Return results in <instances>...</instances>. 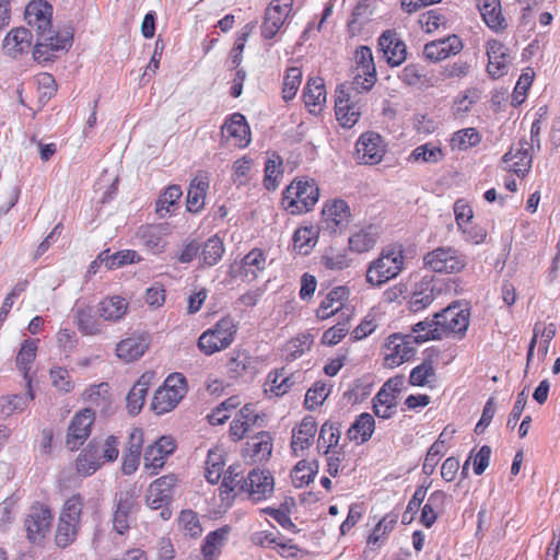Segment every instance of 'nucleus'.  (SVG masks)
Returning <instances> with one entry per match:
<instances>
[{
    "label": "nucleus",
    "mask_w": 560,
    "mask_h": 560,
    "mask_svg": "<svg viewBox=\"0 0 560 560\" xmlns=\"http://www.w3.org/2000/svg\"><path fill=\"white\" fill-rule=\"evenodd\" d=\"M182 195L183 191L178 185L168 186L156 201V213L161 218H164L167 213H170V208L179 200Z\"/></svg>",
    "instance_id": "obj_61"
},
{
    "label": "nucleus",
    "mask_w": 560,
    "mask_h": 560,
    "mask_svg": "<svg viewBox=\"0 0 560 560\" xmlns=\"http://www.w3.org/2000/svg\"><path fill=\"white\" fill-rule=\"evenodd\" d=\"M268 383H270V392L276 396H282L289 392L294 385V380L291 375H287L284 368L269 373Z\"/></svg>",
    "instance_id": "obj_62"
},
{
    "label": "nucleus",
    "mask_w": 560,
    "mask_h": 560,
    "mask_svg": "<svg viewBox=\"0 0 560 560\" xmlns=\"http://www.w3.org/2000/svg\"><path fill=\"white\" fill-rule=\"evenodd\" d=\"M187 393L186 378L180 373H174L166 377L153 396L152 409L156 415H163L173 410Z\"/></svg>",
    "instance_id": "obj_6"
},
{
    "label": "nucleus",
    "mask_w": 560,
    "mask_h": 560,
    "mask_svg": "<svg viewBox=\"0 0 560 560\" xmlns=\"http://www.w3.org/2000/svg\"><path fill=\"white\" fill-rule=\"evenodd\" d=\"M293 2V0H271L269 2L260 25L262 39H273L282 30L292 13Z\"/></svg>",
    "instance_id": "obj_7"
},
{
    "label": "nucleus",
    "mask_w": 560,
    "mask_h": 560,
    "mask_svg": "<svg viewBox=\"0 0 560 560\" xmlns=\"http://www.w3.org/2000/svg\"><path fill=\"white\" fill-rule=\"evenodd\" d=\"M282 159L278 154L269 156L265 163L264 185L268 190H276L282 177Z\"/></svg>",
    "instance_id": "obj_51"
},
{
    "label": "nucleus",
    "mask_w": 560,
    "mask_h": 560,
    "mask_svg": "<svg viewBox=\"0 0 560 560\" xmlns=\"http://www.w3.org/2000/svg\"><path fill=\"white\" fill-rule=\"evenodd\" d=\"M237 327L230 316L221 318L198 339V347L206 355L226 349L234 340Z\"/></svg>",
    "instance_id": "obj_4"
},
{
    "label": "nucleus",
    "mask_w": 560,
    "mask_h": 560,
    "mask_svg": "<svg viewBox=\"0 0 560 560\" xmlns=\"http://www.w3.org/2000/svg\"><path fill=\"white\" fill-rule=\"evenodd\" d=\"M303 101L310 113L320 112L326 102V89L322 78H310L303 91Z\"/></svg>",
    "instance_id": "obj_33"
},
{
    "label": "nucleus",
    "mask_w": 560,
    "mask_h": 560,
    "mask_svg": "<svg viewBox=\"0 0 560 560\" xmlns=\"http://www.w3.org/2000/svg\"><path fill=\"white\" fill-rule=\"evenodd\" d=\"M247 453L253 463L267 462L272 453V438L269 432L260 431L247 441Z\"/></svg>",
    "instance_id": "obj_36"
},
{
    "label": "nucleus",
    "mask_w": 560,
    "mask_h": 560,
    "mask_svg": "<svg viewBox=\"0 0 560 560\" xmlns=\"http://www.w3.org/2000/svg\"><path fill=\"white\" fill-rule=\"evenodd\" d=\"M385 153L383 138L373 131L364 132L355 143V156L360 164H378Z\"/></svg>",
    "instance_id": "obj_12"
},
{
    "label": "nucleus",
    "mask_w": 560,
    "mask_h": 560,
    "mask_svg": "<svg viewBox=\"0 0 560 560\" xmlns=\"http://www.w3.org/2000/svg\"><path fill=\"white\" fill-rule=\"evenodd\" d=\"M412 335L393 334L384 343V366L394 369L416 354Z\"/></svg>",
    "instance_id": "obj_9"
},
{
    "label": "nucleus",
    "mask_w": 560,
    "mask_h": 560,
    "mask_svg": "<svg viewBox=\"0 0 560 560\" xmlns=\"http://www.w3.org/2000/svg\"><path fill=\"white\" fill-rule=\"evenodd\" d=\"M318 197L319 188L313 179H299L285 188L281 203L290 213L300 214L310 211Z\"/></svg>",
    "instance_id": "obj_3"
},
{
    "label": "nucleus",
    "mask_w": 560,
    "mask_h": 560,
    "mask_svg": "<svg viewBox=\"0 0 560 560\" xmlns=\"http://www.w3.org/2000/svg\"><path fill=\"white\" fill-rule=\"evenodd\" d=\"M245 490V476L241 465H231L220 487L222 502L230 504L231 499Z\"/></svg>",
    "instance_id": "obj_27"
},
{
    "label": "nucleus",
    "mask_w": 560,
    "mask_h": 560,
    "mask_svg": "<svg viewBox=\"0 0 560 560\" xmlns=\"http://www.w3.org/2000/svg\"><path fill=\"white\" fill-rule=\"evenodd\" d=\"M224 253V246L222 241L218 236H212L205 242L200 258L207 266H214L222 257Z\"/></svg>",
    "instance_id": "obj_57"
},
{
    "label": "nucleus",
    "mask_w": 560,
    "mask_h": 560,
    "mask_svg": "<svg viewBox=\"0 0 560 560\" xmlns=\"http://www.w3.org/2000/svg\"><path fill=\"white\" fill-rule=\"evenodd\" d=\"M302 82V70L299 67H291L287 70L283 85L282 97L285 102L294 98Z\"/></svg>",
    "instance_id": "obj_60"
},
{
    "label": "nucleus",
    "mask_w": 560,
    "mask_h": 560,
    "mask_svg": "<svg viewBox=\"0 0 560 560\" xmlns=\"http://www.w3.org/2000/svg\"><path fill=\"white\" fill-rule=\"evenodd\" d=\"M102 463L100 446L92 441L78 456L77 470L83 476H90L102 466Z\"/></svg>",
    "instance_id": "obj_37"
},
{
    "label": "nucleus",
    "mask_w": 560,
    "mask_h": 560,
    "mask_svg": "<svg viewBox=\"0 0 560 560\" xmlns=\"http://www.w3.org/2000/svg\"><path fill=\"white\" fill-rule=\"evenodd\" d=\"M445 453V440L443 439V434H440L438 440L430 446V448L427 452L423 465H422V471L427 476H431L436 465L439 464L440 459Z\"/></svg>",
    "instance_id": "obj_56"
},
{
    "label": "nucleus",
    "mask_w": 560,
    "mask_h": 560,
    "mask_svg": "<svg viewBox=\"0 0 560 560\" xmlns=\"http://www.w3.org/2000/svg\"><path fill=\"white\" fill-rule=\"evenodd\" d=\"M133 505L135 500L131 493L120 492L116 495L113 527L120 535L125 534L130 527V513Z\"/></svg>",
    "instance_id": "obj_30"
},
{
    "label": "nucleus",
    "mask_w": 560,
    "mask_h": 560,
    "mask_svg": "<svg viewBox=\"0 0 560 560\" xmlns=\"http://www.w3.org/2000/svg\"><path fill=\"white\" fill-rule=\"evenodd\" d=\"M410 384L413 386H425L435 381V370L431 360H424L421 364L413 368L409 376Z\"/></svg>",
    "instance_id": "obj_58"
},
{
    "label": "nucleus",
    "mask_w": 560,
    "mask_h": 560,
    "mask_svg": "<svg viewBox=\"0 0 560 560\" xmlns=\"http://www.w3.org/2000/svg\"><path fill=\"white\" fill-rule=\"evenodd\" d=\"M98 258L102 262H105V266L108 269H116L126 264L139 262L141 260L139 254L132 249L120 250L113 255L103 253L98 256Z\"/></svg>",
    "instance_id": "obj_55"
},
{
    "label": "nucleus",
    "mask_w": 560,
    "mask_h": 560,
    "mask_svg": "<svg viewBox=\"0 0 560 560\" xmlns=\"http://www.w3.org/2000/svg\"><path fill=\"white\" fill-rule=\"evenodd\" d=\"M129 310L128 301L119 295L107 296L97 306V313L105 322L117 323L126 316Z\"/></svg>",
    "instance_id": "obj_32"
},
{
    "label": "nucleus",
    "mask_w": 560,
    "mask_h": 560,
    "mask_svg": "<svg viewBox=\"0 0 560 560\" xmlns=\"http://www.w3.org/2000/svg\"><path fill=\"white\" fill-rule=\"evenodd\" d=\"M378 232L374 225H368L353 232L349 237V248L358 254L371 250L377 243Z\"/></svg>",
    "instance_id": "obj_38"
},
{
    "label": "nucleus",
    "mask_w": 560,
    "mask_h": 560,
    "mask_svg": "<svg viewBox=\"0 0 560 560\" xmlns=\"http://www.w3.org/2000/svg\"><path fill=\"white\" fill-rule=\"evenodd\" d=\"M397 396L387 394L385 390H378L373 398L374 413L382 419H389L396 412Z\"/></svg>",
    "instance_id": "obj_50"
},
{
    "label": "nucleus",
    "mask_w": 560,
    "mask_h": 560,
    "mask_svg": "<svg viewBox=\"0 0 560 560\" xmlns=\"http://www.w3.org/2000/svg\"><path fill=\"white\" fill-rule=\"evenodd\" d=\"M462 49L463 43L459 37L452 35L425 44L423 55L428 60L436 62L458 54Z\"/></svg>",
    "instance_id": "obj_25"
},
{
    "label": "nucleus",
    "mask_w": 560,
    "mask_h": 560,
    "mask_svg": "<svg viewBox=\"0 0 560 560\" xmlns=\"http://www.w3.org/2000/svg\"><path fill=\"white\" fill-rule=\"evenodd\" d=\"M26 394L7 395L0 398V412L4 416H11L14 412L23 411L28 402L34 399L31 386Z\"/></svg>",
    "instance_id": "obj_48"
},
{
    "label": "nucleus",
    "mask_w": 560,
    "mask_h": 560,
    "mask_svg": "<svg viewBox=\"0 0 560 560\" xmlns=\"http://www.w3.org/2000/svg\"><path fill=\"white\" fill-rule=\"evenodd\" d=\"M83 399L102 411H107L110 406L109 385L107 383L91 385L84 390Z\"/></svg>",
    "instance_id": "obj_46"
},
{
    "label": "nucleus",
    "mask_w": 560,
    "mask_h": 560,
    "mask_svg": "<svg viewBox=\"0 0 560 560\" xmlns=\"http://www.w3.org/2000/svg\"><path fill=\"white\" fill-rule=\"evenodd\" d=\"M38 339H25L21 348L18 352L15 362L16 366L23 373V377L26 382L27 387L32 385V380L30 377V370L33 361L36 358L37 348H38Z\"/></svg>",
    "instance_id": "obj_39"
},
{
    "label": "nucleus",
    "mask_w": 560,
    "mask_h": 560,
    "mask_svg": "<svg viewBox=\"0 0 560 560\" xmlns=\"http://www.w3.org/2000/svg\"><path fill=\"white\" fill-rule=\"evenodd\" d=\"M487 56L489 59L487 71L494 78L503 77L510 67L511 57L508 48L497 39H490L487 43Z\"/></svg>",
    "instance_id": "obj_24"
},
{
    "label": "nucleus",
    "mask_w": 560,
    "mask_h": 560,
    "mask_svg": "<svg viewBox=\"0 0 560 560\" xmlns=\"http://www.w3.org/2000/svg\"><path fill=\"white\" fill-rule=\"evenodd\" d=\"M144 442V433L140 428H133L129 432L127 444L122 451L121 471L124 475H132L140 465V458Z\"/></svg>",
    "instance_id": "obj_20"
},
{
    "label": "nucleus",
    "mask_w": 560,
    "mask_h": 560,
    "mask_svg": "<svg viewBox=\"0 0 560 560\" xmlns=\"http://www.w3.org/2000/svg\"><path fill=\"white\" fill-rule=\"evenodd\" d=\"M230 534V526L210 532L203 539L201 555L205 560H218Z\"/></svg>",
    "instance_id": "obj_35"
},
{
    "label": "nucleus",
    "mask_w": 560,
    "mask_h": 560,
    "mask_svg": "<svg viewBox=\"0 0 560 560\" xmlns=\"http://www.w3.org/2000/svg\"><path fill=\"white\" fill-rule=\"evenodd\" d=\"M323 223L330 233L342 231L350 221V208L345 200L336 199L323 209Z\"/></svg>",
    "instance_id": "obj_23"
},
{
    "label": "nucleus",
    "mask_w": 560,
    "mask_h": 560,
    "mask_svg": "<svg viewBox=\"0 0 560 560\" xmlns=\"http://www.w3.org/2000/svg\"><path fill=\"white\" fill-rule=\"evenodd\" d=\"M361 97L351 96L347 90H336L335 112L343 128H352L361 117Z\"/></svg>",
    "instance_id": "obj_14"
},
{
    "label": "nucleus",
    "mask_w": 560,
    "mask_h": 560,
    "mask_svg": "<svg viewBox=\"0 0 560 560\" xmlns=\"http://www.w3.org/2000/svg\"><path fill=\"white\" fill-rule=\"evenodd\" d=\"M247 481V499L253 502L266 500L273 493L275 480L269 470L253 469Z\"/></svg>",
    "instance_id": "obj_22"
},
{
    "label": "nucleus",
    "mask_w": 560,
    "mask_h": 560,
    "mask_svg": "<svg viewBox=\"0 0 560 560\" xmlns=\"http://www.w3.org/2000/svg\"><path fill=\"white\" fill-rule=\"evenodd\" d=\"M94 420L95 412L91 408H84L73 416L66 438V445L69 450H78L84 444L91 434Z\"/></svg>",
    "instance_id": "obj_11"
},
{
    "label": "nucleus",
    "mask_w": 560,
    "mask_h": 560,
    "mask_svg": "<svg viewBox=\"0 0 560 560\" xmlns=\"http://www.w3.org/2000/svg\"><path fill=\"white\" fill-rule=\"evenodd\" d=\"M444 158V153L439 145L428 142L416 147L407 158L409 163L436 164Z\"/></svg>",
    "instance_id": "obj_43"
},
{
    "label": "nucleus",
    "mask_w": 560,
    "mask_h": 560,
    "mask_svg": "<svg viewBox=\"0 0 560 560\" xmlns=\"http://www.w3.org/2000/svg\"><path fill=\"white\" fill-rule=\"evenodd\" d=\"M405 256L401 246L383 248L378 257L369 264L366 281L374 287H381L396 278L404 269Z\"/></svg>",
    "instance_id": "obj_2"
},
{
    "label": "nucleus",
    "mask_w": 560,
    "mask_h": 560,
    "mask_svg": "<svg viewBox=\"0 0 560 560\" xmlns=\"http://www.w3.org/2000/svg\"><path fill=\"white\" fill-rule=\"evenodd\" d=\"M209 183V175L206 172H199L191 179L187 191V210L189 212L198 213L202 210Z\"/></svg>",
    "instance_id": "obj_29"
},
{
    "label": "nucleus",
    "mask_w": 560,
    "mask_h": 560,
    "mask_svg": "<svg viewBox=\"0 0 560 560\" xmlns=\"http://www.w3.org/2000/svg\"><path fill=\"white\" fill-rule=\"evenodd\" d=\"M52 521L51 511L44 504L32 505L25 518V529L31 542H39L49 532Z\"/></svg>",
    "instance_id": "obj_13"
},
{
    "label": "nucleus",
    "mask_w": 560,
    "mask_h": 560,
    "mask_svg": "<svg viewBox=\"0 0 560 560\" xmlns=\"http://www.w3.org/2000/svg\"><path fill=\"white\" fill-rule=\"evenodd\" d=\"M150 341L147 332L135 331L116 345V355L126 363L135 362L147 352Z\"/></svg>",
    "instance_id": "obj_18"
},
{
    "label": "nucleus",
    "mask_w": 560,
    "mask_h": 560,
    "mask_svg": "<svg viewBox=\"0 0 560 560\" xmlns=\"http://www.w3.org/2000/svg\"><path fill=\"white\" fill-rule=\"evenodd\" d=\"M176 482L174 475H165L154 480L147 491L148 505L153 510L166 506L172 500Z\"/></svg>",
    "instance_id": "obj_21"
},
{
    "label": "nucleus",
    "mask_w": 560,
    "mask_h": 560,
    "mask_svg": "<svg viewBox=\"0 0 560 560\" xmlns=\"http://www.w3.org/2000/svg\"><path fill=\"white\" fill-rule=\"evenodd\" d=\"M32 39L33 35L30 30L25 27L13 28L3 40V49L7 55L16 58L24 52H28Z\"/></svg>",
    "instance_id": "obj_31"
},
{
    "label": "nucleus",
    "mask_w": 560,
    "mask_h": 560,
    "mask_svg": "<svg viewBox=\"0 0 560 560\" xmlns=\"http://www.w3.org/2000/svg\"><path fill=\"white\" fill-rule=\"evenodd\" d=\"M317 432V423L312 416H305L300 425L292 430L291 448L295 456L307 450L314 441Z\"/></svg>",
    "instance_id": "obj_26"
},
{
    "label": "nucleus",
    "mask_w": 560,
    "mask_h": 560,
    "mask_svg": "<svg viewBox=\"0 0 560 560\" xmlns=\"http://www.w3.org/2000/svg\"><path fill=\"white\" fill-rule=\"evenodd\" d=\"M316 242L317 233L314 226L300 228L293 234L294 248L300 254H308V252L316 245Z\"/></svg>",
    "instance_id": "obj_53"
},
{
    "label": "nucleus",
    "mask_w": 560,
    "mask_h": 560,
    "mask_svg": "<svg viewBox=\"0 0 560 560\" xmlns=\"http://www.w3.org/2000/svg\"><path fill=\"white\" fill-rule=\"evenodd\" d=\"M434 317L438 318L441 327L442 338L452 335L462 339L469 327V310L459 305H450L440 313H435Z\"/></svg>",
    "instance_id": "obj_8"
},
{
    "label": "nucleus",
    "mask_w": 560,
    "mask_h": 560,
    "mask_svg": "<svg viewBox=\"0 0 560 560\" xmlns=\"http://www.w3.org/2000/svg\"><path fill=\"white\" fill-rule=\"evenodd\" d=\"M375 421L372 415L363 412L357 417L349 428L347 434L351 441L364 443L369 441L374 432Z\"/></svg>",
    "instance_id": "obj_41"
},
{
    "label": "nucleus",
    "mask_w": 560,
    "mask_h": 560,
    "mask_svg": "<svg viewBox=\"0 0 560 560\" xmlns=\"http://www.w3.org/2000/svg\"><path fill=\"white\" fill-rule=\"evenodd\" d=\"M222 138L238 148H244L245 138V116L241 113L230 115L221 127Z\"/></svg>",
    "instance_id": "obj_34"
},
{
    "label": "nucleus",
    "mask_w": 560,
    "mask_h": 560,
    "mask_svg": "<svg viewBox=\"0 0 560 560\" xmlns=\"http://www.w3.org/2000/svg\"><path fill=\"white\" fill-rule=\"evenodd\" d=\"M435 299V289L432 280H421L416 284V289L409 301V308L412 312H419L429 306Z\"/></svg>",
    "instance_id": "obj_40"
},
{
    "label": "nucleus",
    "mask_w": 560,
    "mask_h": 560,
    "mask_svg": "<svg viewBox=\"0 0 560 560\" xmlns=\"http://www.w3.org/2000/svg\"><path fill=\"white\" fill-rule=\"evenodd\" d=\"M224 467L223 452L221 450H210L208 452L205 477L210 483H218L222 477Z\"/></svg>",
    "instance_id": "obj_52"
},
{
    "label": "nucleus",
    "mask_w": 560,
    "mask_h": 560,
    "mask_svg": "<svg viewBox=\"0 0 560 560\" xmlns=\"http://www.w3.org/2000/svg\"><path fill=\"white\" fill-rule=\"evenodd\" d=\"M477 8L486 25L493 32L500 33L508 27L500 0H477Z\"/></svg>",
    "instance_id": "obj_28"
},
{
    "label": "nucleus",
    "mask_w": 560,
    "mask_h": 560,
    "mask_svg": "<svg viewBox=\"0 0 560 560\" xmlns=\"http://www.w3.org/2000/svg\"><path fill=\"white\" fill-rule=\"evenodd\" d=\"M353 69L359 70L363 74H376L373 54L370 47L360 46L354 54Z\"/></svg>",
    "instance_id": "obj_64"
},
{
    "label": "nucleus",
    "mask_w": 560,
    "mask_h": 560,
    "mask_svg": "<svg viewBox=\"0 0 560 560\" xmlns=\"http://www.w3.org/2000/svg\"><path fill=\"white\" fill-rule=\"evenodd\" d=\"M245 48V33H238L233 48L225 61V67L229 71L234 72L233 83L231 85L230 94L233 97H238L243 92L244 70L241 67L243 62V51Z\"/></svg>",
    "instance_id": "obj_19"
},
{
    "label": "nucleus",
    "mask_w": 560,
    "mask_h": 560,
    "mask_svg": "<svg viewBox=\"0 0 560 560\" xmlns=\"http://www.w3.org/2000/svg\"><path fill=\"white\" fill-rule=\"evenodd\" d=\"M170 234L167 224H144L137 229L133 236L135 244L144 248L153 255L165 252L167 246L166 237Z\"/></svg>",
    "instance_id": "obj_10"
},
{
    "label": "nucleus",
    "mask_w": 560,
    "mask_h": 560,
    "mask_svg": "<svg viewBox=\"0 0 560 560\" xmlns=\"http://www.w3.org/2000/svg\"><path fill=\"white\" fill-rule=\"evenodd\" d=\"M176 444L171 436H161L154 443L148 445L144 451V468L152 475H156L165 465L166 458L174 453Z\"/></svg>",
    "instance_id": "obj_17"
},
{
    "label": "nucleus",
    "mask_w": 560,
    "mask_h": 560,
    "mask_svg": "<svg viewBox=\"0 0 560 560\" xmlns=\"http://www.w3.org/2000/svg\"><path fill=\"white\" fill-rule=\"evenodd\" d=\"M351 73L352 80L338 85L337 90H347L353 97H360V94L370 91L376 82V74H363L355 69Z\"/></svg>",
    "instance_id": "obj_42"
},
{
    "label": "nucleus",
    "mask_w": 560,
    "mask_h": 560,
    "mask_svg": "<svg viewBox=\"0 0 560 560\" xmlns=\"http://www.w3.org/2000/svg\"><path fill=\"white\" fill-rule=\"evenodd\" d=\"M341 436V428L339 423L325 422L319 431L317 447L324 448V454L328 455L330 448L336 447Z\"/></svg>",
    "instance_id": "obj_49"
},
{
    "label": "nucleus",
    "mask_w": 560,
    "mask_h": 560,
    "mask_svg": "<svg viewBox=\"0 0 560 560\" xmlns=\"http://www.w3.org/2000/svg\"><path fill=\"white\" fill-rule=\"evenodd\" d=\"M378 49L390 67H398L407 59V46L395 30H386L381 34Z\"/></svg>",
    "instance_id": "obj_15"
},
{
    "label": "nucleus",
    "mask_w": 560,
    "mask_h": 560,
    "mask_svg": "<svg viewBox=\"0 0 560 560\" xmlns=\"http://www.w3.org/2000/svg\"><path fill=\"white\" fill-rule=\"evenodd\" d=\"M481 142V135L475 128H465L456 131L451 140L453 149L466 151Z\"/></svg>",
    "instance_id": "obj_54"
},
{
    "label": "nucleus",
    "mask_w": 560,
    "mask_h": 560,
    "mask_svg": "<svg viewBox=\"0 0 560 560\" xmlns=\"http://www.w3.org/2000/svg\"><path fill=\"white\" fill-rule=\"evenodd\" d=\"M412 340L416 343H422L428 340L442 339L441 327H439L438 318L425 319L412 326Z\"/></svg>",
    "instance_id": "obj_47"
},
{
    "label": "nucleus",
    "mask_w": 560,
    "mask_h": 560,
    "mask_svg": "<svg viewBox=\"0 0 560 560\" xmlns=\"http://www.w3.org/2000/svg\"><path fill=\"white\" fill-rule=\"evenodd\" d=\"M557 327L555 324L550 323L549 325H545L544 323H536L533 330V338H535V345L537 343V338L540 337L541 341L539 345V352L545 357L548 353L549 345L553 337L556 336Z\"/></svg>",
    "instance_id": "obj_63"
},
{
    "label": "nucleus",
    "mask_w": 560,
    "mask_h": 560,
    "mask_svg": "<svg viewBox=\"0 0 560 560\" xmlns=\"http://www.w3.org/2000/svg\"><path fill=\"white\" fill-rule=\"evenodd\" d=\"M427 268L439 273H459L468 265L465 254L453 246H440L423 256Z\"/></svg>",
    "instance_id": "obj_5"
},
{
    "label": "nucleus",
    "mask_w": 560,
    "mask_h": 560,
    "mask_svg": "<svg viewBox=\"0 0 560 560\" xmlns=\"http://www.w3.org/2000/svg\"><path fill=\"white\" fill-rule=\"evenodd\" d=\"M148 390L149 378L142 375L127 395V408L130 415L136 416L141 411Z\"/></svg>",
    "instance_id": "obj_45"
},
{
    "label": "nucleus",
    "mask_w": 560,
    "mask_h": 560,
    "mask_svg": "<svg viewBox=\"0 0 560 560\" xmlns=\"http://www.w3.org/2000/svg\"><path fill=\"white\" fill-rule=\"evenodd\" d=\"M24 18L36 32L37 40L33 49L36 60H50L55 52L71 47L73 36L69 31L55 33L51 30L52 7L46 0H32L25 8Z\"/></svg>",
    "instance_id": "obj_1"
},
{
    "label": "nucleus",
    "mask_w": 560,
    "mask_h": 560,
    "mask_svg": "<svg viewBox=\"0 0 560 560\" xmlns=\"http://www.w3.org/2000/svg\"><path fill=\"white\" fill-rule=\"evenodd\" d=\"M82 508V498L80 495H72L65 502L59 521L80 526Z\"/></svg>",
    "instance_id": "obj_59"
},
{
    "label": "nucleus",
    "mask_w": 560,
    "mask_h": 560,
    "mask_svg": "<svg viewBox=\"0 0 560 560\" xmlns=\"http://www.w3.org/2000/svg\"><path fill=\"white\" fill-rule=\"evenodd\" d=\"M74 318L81 334L85 336H97L103 332L102 323L95 317L90 307L78 308Z\"/></svg>",
    "instance_id": "obj_44"
},
{
    "label": "nucleus",
    "mask_w": 560,
    "mask_h": 560,
    "mask_svg": "<svg viewBox=\"0 0 560 560\" xmlns=\"http://www.w3.org/2000/svg\"><path fill=\"white\" fill-rule=\"evenodd\" d=\"M527 139H521L516 147H512L502 158L504 170L525 176L532 168L533 156Z\"/></svg>",
    "instance_id": "obj_16"
}]
</instances>
